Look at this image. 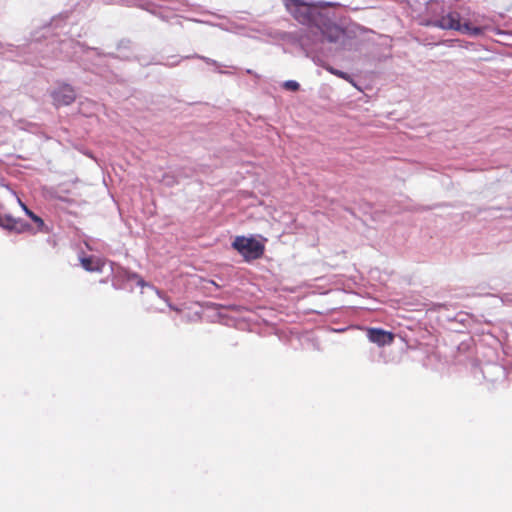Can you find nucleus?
<instances>
[{"label":"nucleus","mask_w":512,"mask_h":512,"mask_svg":"<svg viewBox=\"0 0 512 512\" xmlns=\"http://www.w3.org/2000/svg\"><path fill=\"white\" fill-rule=\"evenodd\" d=\"M321 30L324 38L329 42H336L339 40L343 31L334 23L330 22L324 16L319 20V26H316Z\"/></svg>","instance_id":"nucleus-6"},{"label":"nucleus","mask_w":512,"mask_h":512,"mask_svg":"<svg viewBox=\"0 0 512 512\" xmlns=\"http://www.w3.org/2000/svg\"><path fill=\"white\" fill-rule=\"evenodd\" d=\"M80 262L82 267L89 272L101 271L104 265L100 259H96L92 256L82 257Z\"/></svg>","instance_id":"nucleus-8"},{"label":"nucleus","mask_w":512,"mask_h":512,"mask_svg":"<svg viewBox=\"0 0 512 512\" xmlns=\"http://www.w3.org/2000/svg\"><path fill=\"white\" fill-rule=\"evenodd\" d=\"M52 98L57 107L67 106L75 101L76 92L71 85L62 84L52 93Z\"/></svg>","instance_id":"nucleus-4"},{"label":"nucleus","mask_w":512,"mask_h":512,"mask_svg":"<svg viewBox=\"0 0 512 512\" xmlns=\"http://www.w3.org/2000/svg\"><path fill=\"white\" fill-rule=\"evenodd\" d=\"M283 88L289 91H298L300 89V85L298 82L294 80H287L283 83Z\"/></svg>","instance_id":"nucleus-10"},{"label":"nucleus","mask_w":512,"mask_h":512,"mask_svg":"<svg viewBox=\"0 0 512 512\" xmlns=\"http://www.w3.org/2000/svg\"><path fill=\"white\" fill-rule=\"evenodd\" d=\"M367 338L370 342L377 344L380 347L390 345L395 339V335L381 328H368Z\"/></svg>","instance_id":"nucleus-5"},{"label":"nucleus","mask_w":512,"mask_h":512,"mask_svg":"<svg viewBox=\"0 0 512 512\" xmlns=\"http://www.w3.org/2000/svg\"><path fill=\"white\" fill-rule=\"evenodd\" d=\"M461 16L458 12H450L442 16L440 19L432 22L435 27L445 30H456L464 34L479 36L483 34V29L480 27H473L469 23L461 24Z\"/></svg>","instance_id":"nucleus-2"},{"label":"nucleus","mask_w":512,"mask_h":512,"mask_svg":"<svg viewBox=\"0 0 512 512\" xmlns=\"http://www.w3.org/2000/svg\"><path fill=\"white\" fill-rule=\"evenodd\" d=\"M324 68L330 72L331 74L335 75L338 77V72H340L341 70H338V69H335L334 67L330 66V65H325Z\"/></svg>","instance_id":"nucleus-12"},{"label":"nucleus","mask_w":512,"mask_h":512,"mask_svg":"<svg viewBox=\"0 0 512 512\" xmlns=\"http://www.w3.org/2000/svg\"><path fill=\"white\" fill-rule=\"evenodd\" d=\"M338 77L348 81L349 83H351L353 85H355L353 79L351 78V76L348 73H346V72H343V71L338 72Z\"/></svg>","instance_id":"nucleus-11"},{"label":"nucleus","mask_w":512,"mask_h":512,"mask_svg":"<svg viewBox=\"0 0 512 512\" xmlns=\"http://www.w3.org/2000/svg\"><path fill=\"white\" fill-rule=\"evenodd\" d=\"M127 278L129 280H136L137 278H139V275L137 273H127Z\"/></svg>","instance_id":"nucleus-13"},{"label":"nucleus","mask_w":512,"mask_h":512,"mask_svg":"<svg viewBox=\"0 0 512 512\" xmlns=\"http://www.w3.org/2000/svg\"><path fill=\"white\" fill-rule=\"evenodd\" d=\"M0 227L8 231H15L17 233H23L30 229V226L24 223L20 219H16L11 215L0 214Z\"/></svg>","instance_id":"nucleus-7"},{"label":"nucleus","mask_w":512,"mask_h":512,"mask_svg":"<svg viewBox=\"0 0 512 512\" xmlns=\"http://www.w3.org/2000/svg\"><path fill=\"white\" fill-rule=\"evenodd\" d=\"M232 248L241 254L245 261L250 262L263 256L265 246L253 237L237 236Z\"/></svg>","instance_id":"nucleus-3"},{"label":"nucleus","mask_w":512,"mask_h":512,"mask_svg":"<svg viewBox=\"0 0 512 512\" xmlns=\"http://www.w3.org/2000/svg\"><path fill=\"white\" fill-rule=\"evenodd\" d=\"M20 204L23 208V210L25 211L26 215L29 216L31 218V220L37 225V229L38 231H43V232H46L47 230L45 229V223L43 221L42 218H40L39 216H37L34 212H32L25 204H23L21 201H20Z\"/></svg>","instance_id":"nucleus-9"},{"label":"nucleus","mask_w":512,"mask_h":512,"mask_svg":"<svg viewBox=\"0 0 512 512\" xmlns=\"http://www.w3.org/2000/svg\"><path fill=\"white\" fill-rule=\"evenodd\" d=\"M136 281L139 286H145V281L140 276L136 279Z\"/></svg>","instance_id":"nucleus-14"},{"label":"nucleus","mask_w":512,"mask_h":512,"mask_svg":"<svg viewBox=\"0 0 512 512\" xmlns=\"http://www.w3.org/2000/svg\"><path fill=\"white\" fill-rule=\"evenodd\" d=\"M285 6L299 23L308 26H319V20L323 14L316 6L307 4L302 0H286Z\"/></svg>","instance_id":"nucleus-1"}]
</instances>
